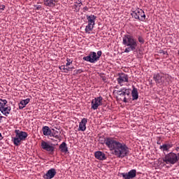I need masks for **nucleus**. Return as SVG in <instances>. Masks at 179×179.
Listing matches in <instances>:
<instances>
[{"mask_svg":"<svg viewBox=\"0 0 179 179\" xmlns=\"http://www.w3.org/2000/svg\"><path fill=\"white\" fill-rule=\"evenodd\" d=\"M96 58H98V61L100 59V57H101V55L103 54V52H101V50H99L96 53Z\"/></svg>","mask_w":179,"mask_h":179,"instance_id":"nucleus-30","label":"nucleus"},{"mask_svg":"<svg viewBox=\"0 0 179 179\" xmlns=\"http://www.w3.org/2000/svg\"><path fill=\"white\" fill-rule=\"evenodd\" d=\"M93 29H94V25H92V24H88L85 27V33L90 34V31H93Z\"/></svg>","mask_w":179,"mask_h":179,"instance_id":"nucleus-26","label":"nucleus"},{"mask_svg":"<svg viewBox=\"0 0 179 179\" xmlns=\"http://www.w3.org/2000/svg\"><path fill=\"white\" fill-rule=\"evenodd\" d=\"M83 59L87 62L95 64V62L99 61V57H97V53L96 52H90L88 56L83 57Z\"/></svg>","mask_w":179,"mask_h":179,"instance_id":"nucleus-9","label":"nucleus"},{"mask_svg":"<svg viewBox=\"0 0 179 179\" xmlns=\"http://www.w3.org/2000/svg\"><path fill=\"white\" fill-rule=\"evenodd\" d=\"M117 82L120 86H124L123 83H125V82L128 83V75L124 73H119Z\"/></svg>","mask_w":179,"mask_h":179,"instance_id":"nucleus-11","label":"nucleus"},{"mask_svg":"<svg viewBox=\"0 0 179 179\" xmlns=\"http://www.w3.org/2000/svg\"><path fill=\"white\" fill-rule=\"evenodd\" d=\"M1 120L3 118V116H0Z\"/></svg>","mask_w":179,"mask_h":179,"instance_id":"nucleus-41","label":"nucleus"},{"mask_svg":"<svg viewBox=\"0 0 179 179\" xmlns=\"http://www.w3.org/2000/svg\"><path fill=\"white\" fill-rule=\"evenodd\" d=\"M15 138H14L13 141L15 146H19V145H20V142H22V141H25L27 136H29L27 132L20 130H15Z\"/></svg>","mask_w":179,"mask_h":179,"instance_id":"nucleus-4","label":"nucleus"},{"mask_svg":"<svg viewBox=\"0 0 179 179\" xmlns=\"http://www.w3.org/2000/svg\"><path fill=\"white\" fill-rule=\"evenodd\" d=\"M178 154H176L173 152H169L165 155L163 162L164 163H166V164H176V163L178 162Z\"/></svg>","mask_w":179,"mask_h":179,"instance_id":"nucleus-5","label":"nucleus"},{"mask_svg":"<svg viewBox=\"0 0 179 179\" xmlns=\"http://www.w3.org/2000/svg\"><path fill=\"white\" fill-rule=\"evenodd\" d=\"M59 150L62 152V153H68V145H66V143L63 142L59 146Z\"/></svg>","mask_w":179,"mask_h":179,"instance_id":"nucleus-24","label":"nucleus"},{"mask_svg":"<svg viewBox=\"0 0 179 179\" xmlns=\"http://www.w3.org/2000/svg\"><path fill=\"white\" fill-rule=\"evenodd\" d=\"M86 124H87V118H83L81 122L79 124L78 131H82L85 132L86 131Z\"/></svg>","mask_w":179,"mask_h":179,"instance_id":"nucleus-14","label":"nucleus"},{"mask_svg":"<svg viewBox=\"0 0 179 179\" xmlns=\"http://www.w3.org/2000/svg\"><path fill=\"white\" fill-rule=\"evenodd\" d=\"M122 44L127 47L124 50V52H131V51H135L138 47V41L134 38V36L129 34H125L122 37Z\"/></svg>","mask_w":179,"mask_h":179,"instance_id":"nucleus-2","label":"nucleus"},{"mask_svg":"<svg viewBox=\"0 0 179 179\" xmlns=\"http://www.w3.org/2000/svg\"><path fill=\"white\" fill-rule=\"evenodd\" d=\"M161 54H164H164H166V52L162 50V51H161Z\"/></svg>","mask_w":179,"mask_h":179,"instance_id":"nucleus-39","label":"nucleus"},{"mask_svg":"<svg viewBox=\"0 0 179 179\" xmlns=\"http://www.w3.org/2000/svg\"><path fill=\"white\" fill-rule=\"evenodd\" d=\"M42 132L45 136H50L51 129L48 126H44L42 128Z\"/></svg>","mask_w":179,"mask_h":179,"instance_id":"nucleus-23","label":"nucleus"},{"mask_svg":"<svg viewBox=\"0 0 179 179\" xmlns=\"http://www.w3.org/2000/svg\"><path fill=\"white\" fill-rule=\"evenodd\" d=\"M77 5H78V6H82L83 3H82V1H79L78 3H76Z\"/></svg>","mask_w":179,"mask_h":179,"instance_id":"nucleus-36","label":"nucleus"},{"mask_svg":"<svg viewBox=\"0 0 179 179\" xmlns=\"http://www.w3.org/2000/svg\"><path fill=\"white\" fill-rule=\"evenodd\" d=\"M178 156H179V153H178Z\"/></svg>","mask_w":179,"mask_h":179,"instance_id":"nucleus-44","label":"nucleus"},{"mask_svg":"<svg viewBox=\"0 0 179 179\" xmlns=\"http://www.w3.org/2000/svg\"><path fill=\"white\" fill-rule=\"evenodd\" d=\"M122 177L124 179H132L136 177V169H131L128 173H122Z\"/></svg>","mask_w":179,"mask_h":179,"instance_id":"nucleus-12","label":"nucleus"},{"mask_svg":"<svg viewBox=\"0 0 179 179\" xmlns=\"http://www.w3.org/2000/svg\"><path fill=\"white\" fill-rule=\"evenodd\" d=\"M66 62L67 63L66 64V66H69V65L72 64V60H71V59L69 58L66 59Z\"/></svg>","mask_w":179,"mask_h":179,"instance_id":"nucleus-31","label":"nucleus"},{"mask_svg":"<svg viewBox=\"0 0 179 179\" xmlns=\"http://www.w3.org/2000/svg\"><path fill=\"white\" fill-rule=\"evenodd\" d=\"M41 147L43 150L48 152L50 155H52V153L55 152V145L50 142L42 141L41 143Z\"/></svg>","mask_w":179,"mask_h":179,"instance_id":"nucleus-6","label":"nucleus"},{"mask_svg":"<svg viewBox=\"0 0 179 179\" xmlns=\"http://www.w3.org/2000/svg\"><path fill=\"white\" fill-rule=\"evenodd\" d=\"M74 72H76V74L78 75V73H82V72H83V70L78 69V70L75 71Z\"/></svg>","mask_w":179,"mask_h":179,"instance_id":"nucleus-32","label":"nucleus"},{"mask_svg":"<svg viewBox=\"0 0 179 179\" xmlns=\"http://www.w3.org/2000/svg\"><path fill=\"white\" fill-rule=\"evenodd\" d=\"M30 103V99H23L22 100L20 103H19V108L20 110H23V108H24V107H26V106H27V103Z\"/></svg>","mask_w":179,"mask_h":179,"instance_id":"nucleus-21","label":"nucleus"},{"mask_svg":"<svg viewBox=\"0 0 179 179\" xmlns=\"http://www.w3.org/2000/svg\"><path fill=\"white\" fill-rule=\"evenodd\" d=\"M117 94L118 96H120V97H124L122 100L123 103H128V97H129V94H131V90L123 87L121 88L120 90H117Z\"/></svg>","mask_w":179,"mask_h":179,"instance_id":"nucleus-8","label":"nucleus"},{"mask_svg":"<svg viewBox=\"0 0 179 179\" xmlns=\"http://www.w3.org/2000/svg\"><path fill=\"white\" fill-rule=\"evenodd\" d=\"M3 139V137L2 136V134L0 133V141H2Z\"/></svg>","mask_w":179,"mask_h":179,"instance_id":"nucleus-37","label":"nucleus"},{"mask_svg":"<svg viewBox=\"0 0 179 179\" xmlns=\"http://www.w3.org/2000/svg\"><path fill=\"white\" fill-rule=\"evenodd\" d=\"M11 110L12 108H10V106H8L6 105V106L3 108H2L0 111L1 113H2L3 115H5V117H8V115L10 114Z\"/></svg>","mask_w":179,"mask_h":179,"instance_id":"nucleus-20","label":"nucleus"},{"mask_svg":"<svg viewBox=\"0 0 179 179\" xmlns=\"http://www.w3.org/2000/svg\"><path fill=\"white\" fill-rule=\"evenodd\" d=\"M70 68H71V69H75V67H73H73H70Z\"/></svg>","mask_w":179,"mask_h":179,"instance_id":"nucleus-42","label":"nucleus"},{"mask_svg":"<svg viewBox=\"0 0 179 179\" xmlns=\"http://www.w3.org/2000/svg\"><path fill=\"white\" fill-rule=\"evenodd\" d=\"M58 0H43L44 6L49 8H54Z\"/></svg>","mask_w":179,"mask_h":179,"instance_id":"nucleus-16","label":"nucleus"},{"mask_svg":"<svg viewBox=\"0 0 179 179\" xmlns=\"http://www.w3.org/2000/svg\"><path fill=\"white\" fill-rule=\"evenodd\" d=\"M52 138H55V139H59L61 138V134H59V131L52 129L50 131V139H51V141H53L54 139Z\"/></svg>","mask_w":179,"mask_h":179,"instance_id":"nucleus-15","label":"nucleus"},{"mask_svg":"<svg viewBox=\"0 0 179 179\" xmlns=\"http://www.w3.org/2000/svg\"><path fill=\"white\" fill-rule=\"evenodd\" d=\"M94 156L98 160H106V159H107V157H106V154L101 151L95 152Z\"/></svg>","mask_w":179,"mask_h":179,"instance_id":"nucleus-18","label":"nucleus"},{"mask_svg":"<svg viewBox=\"0 0 179 179\" xmlns=\"http://www.w3.org/2000/svg\"><path fill=\"white\" fill-rule=\"evenodd\" d=\"M87 20L88 22V24H92L94 26L96 24V19H97V17L94 15H87Z\"/></svg>","mask_w":179,"mask_h":179,"instance_id":"nucleus-17","label":"nucleus"},{"mask_svg":"<svg viewBox=\"0 0 179 179\" xmlns=\"http://www.w3.org/2000/svg\"><path fill=\"white\" fill-rule=\"evenodd\" d=\"M132 100L135 101L139 99V94L138 93V89L133 86V90L131 91Z\"/></svg>","mask_w":179,"mask_h":179,"instance_id":"nucleus-22","label":"nucleus"},{"mask_svg":"<svg viewBox=\"0 0 179 179\" xmlns=\"http://www.w3.org/2000/svg\"><path fill=\"white\" fill-rule=\"evenodd\" d=\"M35 8L37 10H40L41 9V5H36V6H35Z\"/></svg>","mask_w":179,"mask_h":179,"instance_id":"nucleus-33","label":"nucleus"},{"mask_svg":"<svg viewBox=\"0 0 179 179\" xmlns=\"http://www.w3.org/2000/svg\"><path fill=\"white\" fill-rule=\"evenodd\" d=\"M171 148H173L172 143L163 144L162 145L159 146V149L162 152H169V150H170V149H171Z\"/></svg>","mask_w":179,"mask_h":179,"instance_id":"nucleus-19","label":"nucleus"},{"mask_svg":"<svg viewBox=\"0 0 179 179\" xmlns=\"http://www.w3.org/2000/svg\"><path fill=\"white\" fill-rule=\"evenodd\" d=\"M0 122H1V118H0Z\"/></svg>","mask_w":179,"mask_h":179,"instance_id":"nucleus-43","label":"nucleus"},{"mask_svg":"<svg viewBox=\"0 0 179 179\" xmlns=\"http://www.w3.org/2000/svg\"><path fill=\"white\" fill-rule=\"evenodd\" d=\"M74 8H78V5L75 4Z\"/></svg>","mask_w":179,"mask_h":179,"instance_id":"nucleus-40","label":"nucleus"},{"mask_svg":"<svg viewBox=\"0 0 179 179\" xmlns=\"http://www.w3.org/2000/svg\"><path fill=\"white\" fill-rule=\"evenodd\" d=\"M8 104L6 99H0V111Z\"/></svg>","mask_w":179,"mask_h":179,"instance_id":"nucleus-28","label":"nucleus"},{"mask_svg":"<svg viewBox=\"0 0 179 179\" xmlns=\"http://www.w3.org/2000/svg\"><path fill=\"white\" fill-rule=\"evenodd\" d=\"M0 10H5V5L0 6Z\"/></svg>","mask_w":179,"mask_h":179,"instance_id":"nucleus-35","label":"nucleus"},{"mask_svg":"<svg viewBox=\"0 0 179 179\" xmlns=\"http://www.w3.org/2000/svg\"><path fill=\"white\" fill-rule=\"evenodd\" d=\"M56 175H57V171L55 170V169L52 168V169H49L48 171V172L46 173V174H45L43 176V178L44 179H52V178H54V177H55Z\"/></svg>","mask_w":179,"mask_h":179,"instance_id":"nucleus-13","label":"nucleus"},{"mask_svg":"<svg viewBox=\"0 0 179 179\" xmlns=\"http://www.w3.org/2000/svg\"><path fill=\"white\" fill-rule=\"evenodd\" d=\"M61 71H64V73H68L69 71L72 70V68L66 66V65H62L59 67Z\"/></svg>","mask_w":179,"mask_h":179,"instance_id":"nucleus-27","label":"nucleus"},{"mask_svg":"<svg viewBox=\"0 0 179 179\" xmlns=\"http://www.w3.org/2000/svg\"><path fill=\"white\" fill-rule=\"evenodd\" d=\"M153 79L156 85H160L161 86H169V85H170L171 77H170V76L168 74L157 73L153 75Z\"/></svg>","mask_w":179,"mask_h":179,"instance_id":"nucleus-3","label":"nucleus"},{"mask_svg":"<svg viewBox=\"0 0 179 179\" xmlns=\"http://www.w3.org/2000/svg\"><path fill=\"white\" fill-rule=\"evenodd\" d=\"M110 139H114V138L107 137L106 138L104 137H99V142L101 145H105L107 146V143L110 141Z\"/></svg>","mask_w":179,"mask_h":179,"instance_id":"nucleus-25","label":"nucleus"},{"mask_svg":"<svg viewBox=\"0 0 179 179\" xmlns=\"http://www.w3.org/2000/svg\"><path fill=\"white\" fill-rule=\"evenodd\" d=\"M107 148L112 152V155L117 159H124L129 155V148L124 142H120L115 138L110 139L107 142Z\"/></svg>","mask_w":179,"mask_h":179,"instance_id":"nucleus-1","label":"nucleus"},{"mask_svg":"<svg viewBox=\"0 0 179 179\" xmlns=\"http://www.w3.org/2000/svg\"><path fill=\"white\" fill-rule=\"evenodd\" d=\"M83 12H87L89 10V8L87 6H85L83 8Z\"/></svg>","mask_w":179,"mask_h":179,"instance_id":"nucleus-34","label":"nucleus"},{"mask_svg":"<svg viewBox=\"0 0 179 179\" xmlns=\"http://www.w3.org/2000/svg\"><path fill=\"white\" fill-rule=\"evenodd\" d=\"M132 17H134V19H137L138 20H141V22L145 21L146 19V15H145V12L143 10L137 8L134 11H132L131 13Z\"/></svg>","mask_w":179,"mask_h":179,"instance_id":"nucleus-7","label":"nucleus"},{"mask_svg":"<svg viewBox=\"0 0 179 179\" xmlns=\"http://www.w3.org/2000/svg\"><path fill=\"white\" fill-rule=\"evenodd\" d=\"M102 80H103V82H106V77H102Z\"/></svg>","mask_w":179,"mask_h":179,"instance_id":"nucleus-38","label":"nucleus"},{"mask_svg":"<svg viewBox=\"0 0 179 179\" xmlns=\"http://www.w3.org/2000/svg\"><path fill=\"white\" fill-rule=\"evenodd\" d=\"M138 41L141 43V44H144L145 43V39L141 36L138 37Z\"/></svg>","mask_w":179,"mask_h":179,"instance_id":"nucleus-29","label":"nucleus"},{"mask_svg":"<svg viewBox=\"0 0 179 179\" xmlns=\"http://www.w3.org/2000/svg\"><path fill=\"white\" fill-rule=\"evenodd\" d=\"M91 106L92 110H97L100 106H103V96H97L92 99Z\"/></svg>","mask_w":179,"mask_h":179,"instance_id":"nucleus-10","label":"nucleus"}]
</instances>
